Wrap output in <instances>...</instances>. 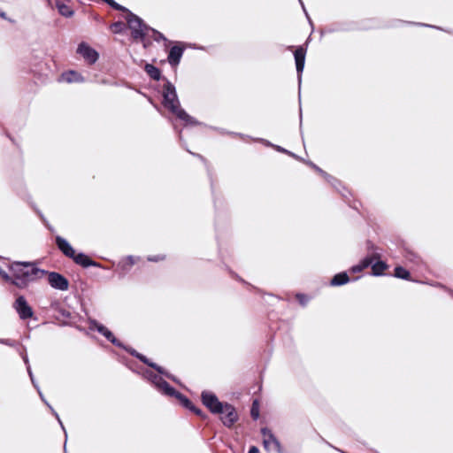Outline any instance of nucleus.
Instances as JSON below:
<instances>
[{
    "instance_id": "obj_1",
    "label": "nucleus",
    "mask_w": 453,
    "mask_h": 453,
    "mask_svg": "<svg viewBox=\"0 0 453 453\" xmlns=\"http://www.w3.org/2000/svg\"><path fill=\"white\" fill-rule=\"evenodd\" d=\"M12 273L11 282L19 288H25L29 282L42 278L47 273L28 262H12L9 265Z\"/></svg>"
},
{
    "instance_id": "obj_2",
    "label": "nucleus",
    "mask_w": 453,
    "mask_h": 453,
    "mask_svg": "<svg viewBox=\"0 0 453 453\" xmlns=\"http://www.w3.org/2000/svg\"><path fill=\"white\" fill-rule=\"evenodd\" d=\"M163 104L185 125H196L197 121L180 108L175 88L167 82L163 89Z\"/></svg>"
},
{
    "instance_id": "obj_3",
    "label": "nucleus",
    "mask_w": 453,
    "mask_h": 453,
    "mask_svg": "<svg viewBox=\"0 0 453 453\" xmlns=\"http://www.w3.org/2000/svg\"><path fill=\"white\" fill-rule=\"evenodd\" d=\"M149 379L152 381V383L165 395L170 396H175L178 398L180 403L188 409L193 411L197 415H201V411L195 408L192 403L185 396H183L180 393L177 392L173 387H171L165 380H164L160 376L157 374L150 373Z\"/></svg>"
},
{
    "instance_id": "obj_4",
    "label": "nucleus",
    "mask_w": 453,
    "mask_h": 453,
    "mask_svg": "<svg viewBox=\"0 0 453 453\" xmlns=\"http://www.w3.org/2000/svg\"><path fill=\"white\" fill-rule=\"evenodd\" d=\"M127 24L132 30L134 38H143L149 32V27L142 23V20L137 16L130 13L127 18Z\"/></svg>"
},
{
    "instance_id": "obj_5",
    "label": "nucleus",
    "mask_w": 453,
    "mask_h": 453,
    "mask_svg": "<svg viewBox=\"0 0 453 453\" xmlns=\"http://www.w3.org/2000/svg\"><path fill=\"white\" fill-rule=\"evenodd\" d=\"M13 308L19 314V317L21 319H27L33 317L34 311L32 308L27 303V300L23 296H19L17 297L13 303Z\"/></svg>"
},
{
    "instance_id": "obj_6",
    "label": "nucleus",
    "mask_w": 453,
    "mask_h": 453,
    "mask_svg": "<svg viewBox=\"0 0 453 453\" xmlns=\"http://www.w3.org/2000/svg\"><path fill=\"white\" fill-rule=\"evenodd\" d=\"M203 403L212 412L219 414L224 408L225 403L219 401L217 396L211 392H203Z\"/></svg>"
},
{
    "instance_id": "obj_7",
    "label": "nucleus",
    "mask_w": 453,
    "mask_h": 453,
    "mask_svg": "<svg viewBox=\"0 0 453 453\" xmlns=\"http://www.w3.org/2000/svg\"><path fill=\"white\" fill-rule=\"evenodd\" d=\"M263 435V444L265 449L267 451H274L280 452V446L278 440L274 437V435L271 433L267 428H263L261 430Z\"/></svg>"
},
{
    "instance_id": "obj_8",
    "label": "nucleus",
    "mask_w": 453,
    "mask_h": 453,
    "mask_svg": "<svg viewBox=\"0 0 453 453\" xmlns=\"http://www.w3.org/2000/svg\"><path fill=\"white\" fill-rule=\"evenodd\" d=\"M220 415V418L223 424L226 426H231L237 420V413L234 408L228 404L225 403L224 408L219 413Z\"/></svg>"
},
{
    "instance_id": "obj_9",
    "label": "nucleus",
    "mask_w": 453,
    "mask_h": 453,
    "mask_svg": "<svg viewBox=\"0 0 453 453\" xmlns=\"http://www.w3.org/2000/svg\"><path fill=\"white\" fill-rule=\"evenodd\" d=\"M77 52L88 63L93 64L98 58V53L85 42H81L77 49Z\"/></svg>"
},
{
    "instance_id": "obj_10",
    "label": "nucleus",
    "mask_w": 453,
    "mask_h": 453,
    "mask_svg": "<svg viewBox=\"0 0 453 453\" xmlns=\"http://www.w3.org/2000/svg\"><path fill=\"white\" fill-rule=\"evenodd\" d=\"M50 285L59 290H66L68 288V280L58 273H50L48 276Z\"/></svg>"
},
{
    "instance_id": "obj_11",
    "label": "nucleus",
    "mask_w": 453,
    "mask_h": 453,
    "mask_svg": "<svg viewBox=\"0 0 453 453\" xmlns=\"http://www.w3.org/2000/svg\"><path fill=\"white\" fill-rule=\"evenodd\" d=\"M57 245L58 249L66 256L72 258L74 255L75 250L73 247L68 243L66 240L62 237H57L56 239Z\"/></svg>"
},
{
    "instance_id": "obj_12",
    "label": "nucleus",
    "mask_w": 453,
    "mask_h": 453,
    "mask_svg": "<svg viewBox=\"0 0 453 453\" xmlns=\"http://www.w3.org/2000/svg\"><path fill=\"white\" fill-rule=\"evenodd\" d=\"M295 60L296 71L300 74L303 70L305 61V50L303 47H299L296 50Z\"/></svg>"
},
{
    "instance_id": "obj_13",
    "label": "nucleus",
    "mask_w": 453,
    "mask_h": 453,
    "mask_svg": "<svg viewBox=\"0 0 453 453\" xmlns=\"http://www.w3.org/2000/svg\"><path fill=\"white\" fill-rule=\"evenodd\" d=\"M183 54V50L180 47L173 46L171 48L168 55V62L172 65H177Z\"/></svg>"
},
{
    "instance_id": "obj_14",
    "label": "nucleus",
    "mask_w": 453,
    "mask_h": 453,
    "mask_svg": "<svg viewBox=\"0 0 453 453\" xmlns=\"http://www.w3.org/2000/svg\"><path fill=\"white\" fill-rule=\"evenodd\" d=\"M59 81H65L68 83L81 82L83 81V78L79 73L75 71H68L62 73L61 77L59 78Z\"/></svg>"
},
{
    "instance_id": "obj_15",
    "label": "nucleus",
    "mask_w": 453,
    "mask_h": 453,
    "mask_svg": "<svg viewBox=\"0 0 453 453\" xmlns=\"http://www.w3.org/2000/svg\"><path fill=\"white\" fill-rule=\"evenodd\" d=\"M94 328L96 329L101 334H103L108 341L112 342L115 345H119L117 339L114 337L112 333L107 329L104 326L100 325L98 323L94 324Z\"/></svg>"
},
{
    "instance_id": "obj_16",
    "label": "nucleus",
    "mask_w": 453,
    "mask_h": 453,
    "mask_svg": "<svg viewBox=\"0 0 453 453\" xmlns=\"http://www.w3.org/2000/svg\"><path fill=\"white\" fill-rule=\"evenodd\" d=\"M72 258L75 261V263H77L84 267H88L89 265H96V264L95 262H93L88 256H86L82 253H79V254L74 253V255L72 257Z\"/></svg>"
},
{
    "instance_id": "obj_17",
    "label": "nucleus",
    "mask_w": 453,
    "mask_h": 453,
    "mask_svg": "<svg viewBox=\"0 0 453 453\" xmlns=\"http://www.w3.org/2000/svg\"><path fill=\"white\" fill-rule=\"evenodd\" d=\"M144 69L150 77L153 80L158 81L160 79L161 73L157 67L150 64H146Z\"/></svg>"
},
{
    "instance_id": "obj_18",
    "label": "nucleus",
    "mask_w": 453,
    "mask_h": 453,
    "mask_svg": "<svg viewBox=\"0 0 453 453\" xmlns=\"http://www.w3.org/2000/svg\"><path fill=\"white\" fill-rule=\"evenodd\" d=\"M349 281V276L346 273H341L334 276L331 280V285L333 286H340L345 284Z\"/></svg>"
},
{
    "instance_id": "obj_19",
    "label": "nucleus",
    "mask_w": 453,
    "mask_h": 453,
    "mask_svg": "<svg viewBox=\"0 0 453 453\" xmlns=\"http://www.w3.org/2000/svg\"><path fill=\"white\" fill-rule=\"evenodd\" d=\"M372 264V258L365 257L358 265H354L351 268V271L353 273H359V272L363 271L364 269L367 268Z\"/></svg>"
},
{
    "instance_id": "obj_20",
    "label": "nucleus",
    "mask_w": 453,
    "mask_h": 453,
    "mask_svg": "<svg viewBox=\"0 0 453 453\" xmlns=\"http://www.w3.org/2000/svg\"><path fill=\"white\" fill-rule=\"evenodd\" d=\"M56 6L58 9V12H60L61 15L65 16V17H70L73 15V10L71 9V7H69L65 4L57 2Z\"/></svg>"
},
{
    "instance_id": "obj_21",
    "label": "nucleus",
    "mask_w": 453,
    "mask_h": 453,
    "mask_svg": "<svg viewBox=\"0 0 453 453\" xmlns=\"http://www.w3.org/2000/svg\"><path fill=\"white\" fill-rule=\"evenodd\" d=\"M387 267L388 265L384 262L378 261L372 265V273L374 275H381Z\"/></svg>"
},
{
    "instance_id": "obj_22",
    "label": "nucleus",
    "mask_w": 453,
    "mask_h": 453,
    "mask_svg": "<svg viewBox=\"0 0 453 453\" xmlns=\"http://www.w3.org/2000/svg\"><path fill=\"white\" fill-rule=\"evenodd\" d=\"M395 276L400 279L408 280L410 273L402 266H397L395 269Z\"/></svg>"
},
{
    "instance_id": "obj_23",
    "label": "nucleus",
    "mask_w": 453,
    "mask_h": 453,
    "mask_svg": "<svg viewBox=\"0 0 453 453\" xmlns=\"http://www.w3.org/2000/svg\"><path fill=\"white\" fill-rule=\"evenodd\" d=\"M137 357H139L140 360H142V362H144L145 364H148L150 366L155 368L159 373L161 374H165L166 376H168L165 371L163 370L162 367L160 366H157L156 364H153V363H149L148 359L142 356V355H140V354H137Z\"/></svg>"
},
{
    "instance_id": "obj_24",
    "label": "nucleus",
    "mask_w": 453,
    "mask_h": 453,
    "mask_svg": "<svg viewBox=\"0 0 453 453\" xmlns=\"http://www.w3.org/2000/svg\"><path fill=\"white\" fill-rule=\"evenodd\" d=\"M125 28V24L122 22H115L111 25V30L114 34L121 33Z\"/></svg>"
},
{
    "instance_id": "obj_25",
    "label": "nucleus",
    "mask_w": 453,
    "mask_h": 453,
    "mask_svg": "<svg viewBox=\"0 0 453 453\" xmlns=\"http://www.w3.org/2000/svg\"><path fill=\"white\" fill-rule=\"evenodd\" d=\"M251 416L254 419H257L259 416L258 407L256 401L253 403V406L251 409Z\"/></svg>"
},
{
    "instance_id": "obj_26",
    "label": "nucleus",
    "mask_w": 453,
    "mask_h": 453,
    "mask_svg": "<svg viewBox=\"0 0 453 453\" xmlns=\"http://www.w3.org/2000/svg\"><path fill=\"white\" fill-rule=\"evenodd\" d=\"M0 275L5 281H8L11 280V276L1 269H0Z\"/></svg>"
},
{
    "instance_id": "obj_27",
    "label": "nucleus",
    "mask_w": 453,
    "mask_h": 453,
    "mask_svg": "<svg viewBox=\"0 0 453 453\" xmlns=\"http://www.w3.org/2000/svg\"><path fill=\"white\" fill-rule=\"evenodd\" d=\"M0 275L5 281H8L11 280V276L1 269H0Z\"/></svg>"
},
{
    "instance_id": "obj_28",
    "label": "nucleus",
    "mask_w": 453,
    "mask_h": 453,
    "mask_svg": "<svg viewBox=\"0 0 453 453\" xmlns=\"http://www.w3.org/2000/svg\"><path fill=\"white\" fill-rule=\"evenodd\" d=\"M0 275L5 281H8L11 280V276L1 269H0Z\"/></svg>"
},
{
    "instance_id": "obj_29",
    "label": "nucleus",
    "mask_w": 453,
    "mask_h": 453,
    "mask_svg": "<svg viewBox=\"0 0 453 453\" xmlns=\"http://www.w3.org/2000/svg\"><path fill=\"white\" fill-rule=\"evenodd\" d=\"M0 275L5 281H8L11 280V276L1 269H0Z\"/></svg>"
},
{
    "instance_id": "obj_30",
    "label": "nucleus",
    "mask_w": 453,
    "mask_h": 453,
    "mask_svg": "<svg viewBox=\"0 0 453 453\" xmlns=\"http://www.w3.org/2000/svg\"><path fill=\"white\" fill-rule=\"evenodd\" d=\"M112 8H114L115 10H125L124 7H122L121 5H119V4H117L115 1L112 2V5H111Z\"/></svg>"
},
{
    "instance_id": "obj_31",
    "label": "nucleus",
    "mask_w": 453,
    "mask_h": 453,
    "mask_svg": "<svg viewBox=\"0 0 453 453\" xmlns=\"http://www.w3.org/2000/svg\"><path fill=\"white\" fill-rule=\"evenodd\" d=\"M112 8H114L115 10H125L124 7H122L121 5H119V4H117L115 1L112 2V5H111Z\"/></svg>"
},
{
    "instance_id": "obj_32",
    "label": "nucleus",
    "mask_w": 453,
    "mask_h": 453,
    "mask_svg": "<svg viewBox=\"0 0 453 453\" xmlns=\"http://www.w3.org/2000/svg\"><path fill=\"white\" fill-rule=\"evenodd\" d=\"M112 8H114L115 10H125L124 7H122L121 5H119V4H117L115 1L112 2V5H111Z\"/></svg>"
},
{
    "instance_id": "obj_33",
    "label": "nucleus",
    "mask_w": 453,
    "mask_h": 453,
    "mask_svg": "<svg viewBox=\"0 0 453 453\" xmlns=\"http://www.w3.org/2000/svg\"><path fill=\"white\" fill-rule=\"evenodd\" d=\"M249 453H260V451L257 447L252 446V447H250Z\"/></svg>"
},
{
    "instance_id": "obj_34",
    "label": "nucleus",
    "mask_w": 453,
    "mask_h": 453,
    "mask_svg": "<svg viewBox=\"0 0 453 453\" xmlns=\"http://www.w3.org/2000/svg\"><path fill=\"white\" fill-rule=\"evenodd\" d=\"M152 33L155 35V39L156 40H158L159 38H163V35L160 33H158V32H157V31H155L153 29H152Z\"/></svg>"
},
{
    "instance_id": "obj_35",
    "label": "nucleus",
    "mask_w": 453,
    "mask_h": 453,
    "mask_svg": "<svg viewBox=\"0 0 453 453\" xmlns=\"http://www.w3.org/2000/svg\"><path fill=\"white\" fill-rule=\"evenodd\" d=\"M104 2L107 3L109 5H112V2H114L113 0H103Z\"/></svg>"
},
{
    "instance_id": "obj_36",
    "label": "nucleus",
    "mask_w": 453,
    "mask_h": 453,
    "mask_svg": "<svg viewBox=\"0 0 453 453\" xmlns=\"http://www.w3.org/2000/svg\"><path fill=\"white\" fill-rule=\"evenodd\" d=\"M0 16H1L2 18L5 19V14H4V12H0Z\"/></svg>"
},
{
    "instance_id": "obj_37",
    "label": "nucleus",
    "mask_w": 453,
    "mask_h": 453,
    "mask_svg": "<svg viewBox=\"0 0 453 453\" xmlns=\"http://www.w3.org/2000/svg\"><path fill=\"white\" fill-rule=\"evenodd\" d=\"M149 260H150V261H157V258H152V257H149Z\"/></svg>"
}]
</instances>
